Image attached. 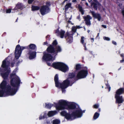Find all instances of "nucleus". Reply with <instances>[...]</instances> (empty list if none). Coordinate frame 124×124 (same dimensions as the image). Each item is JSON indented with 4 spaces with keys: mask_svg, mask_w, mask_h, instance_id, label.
Masks as SVG:
<instances>
[{
    "mask_svg": "<svg viewBox=\"0 0 124 124\" xmlns=\"http://www.w3.org/2000/svg\"><path fill=\"white\" fill-rule=\"evenodd\" d=\"M6 81L3 80L0 85V87L2 90H0V97L3 96L5 93L9 95H13L17 91V89H14L9 85H7Z\"/></svg>",
    "mask_w": 124,
    "mask_h": 124,
    "instance_id": "f257e3e1",
    "label": "nucleus"
},
{
    "mask_svg": "<svg viewBox=\"0 0 124 124\" xmlns=\"http://www.w3.org/2000/svg\"><path fill=\"white\" fill-rule=\"evenodd\" d=\"M56 109L58 110L66 109L70 112V110L74 109L76 108L77 104L74 102L69 103L66 101L61 100L59 101L58 103L54 102Z\"/></svg>",
    "mask_w": 124,
    "mask_h": 124,
    "instance_id": "f03ea898",
    "label": "nucleus"
},
{
    "mask_svg": "<svg viewBox=\"0 0 124 124\" xmlns=\"http://www.w3.org/2000/svg\"><path fill=\"white\" fill-rule=\"evenodd\" d=\"M58 43L56 40H54L52 44L49 45L46 49V51L52 54V55L55 57L57 55L58 53L62 51L61 47L57 45Z\"/></svg>",
    "mask_w": 124,
    "mask_h": 124,
    "instance_id": "7ed1b4c3",
    "label": "nucleus"
},
{
    "mask_svg": "<svg viewBox=\"0 0 124 124\" xmlns=\"http://www.w3.org/2000/svg\"><path fill=\"white\" fill-rule=\"evenodd\" d=\"M7 58H6L3 61L1 66V67L4 69V71H6L5 72H2L0 73L1 75L4 79L3 80L6 81V80L8 79L9 75L10 72V70L8 69L10 62L9 61H7Z\"/></svg>",
    "mask_w": 124,
    "mask_h": 124,
    "instance_id": "20e7f679",
    "label": "nucleus"
},
{
    "mask_svg": "<svg viewBox=\"0 0 124 124\" xmlns=\"http://www.w3.org/2000/svg\"><path fill=\"white\" fill-rule=\"evenodd\" d=\"M9 78L11 79L10 85L14 88V89H17V91L20 86L21 80L20 78L16 75L15 73L11 74Z\"/></svg>",
    "mask_w": 124,
    "mask_h": 124,
    "instance_id": "39448f33",
    "label": "nucleus"
},
{
    "mask_svg": "<svg viewBox=\"0 0 124 124\" xmlns=\"http://www.w3.org/2000/svg\"><path fill=\"white\" fill-rule=\"evenodd\" d=\"M52 67L55 69H57L62 71L65 72L69 69L68 66L62 62H54L52 64Z\"/></svg>",
    "mask_w": 124,
    "mask_h": 124,
    "instance_id": "423d86ee",
    "label": "nucleus"
},
{
    "mask_svg": "<svg viewBox=\"0 0 124 124\" xmlns=\"http://www.w3.org/2000/svg\"><path fill=\"white\" fill-rule=\"evenodd\" d=\"M77 28L76 26L72 27V31L67 32L65 34L64 38L66 39L67 42L69 44L71 43L73 41V36L75 33L76 32Z\"/></svg>",
    "mask_w": 124,
    "mask_h": 124,
    "instance_id": "0eeeda50",
    "label": "nucleus"
},
{
    "mask_svg": "<svg viewBox=\"0 0 124 124\" xmlns=\"http://www.w3.org/2000/svg\"><path fill=\"white\" fill-rule=\"evenodd\" d=\"M85 70H82L79 71L76 75L77 79L85 78H86L88 74V71L87 68L85 67Z\"/></svg>",
    "mask_w": 124,
    "mask_h": 124,
    "instance_id": "6e6552de",
    "label": "nucleus"
},
{
    "mask_svg": "<svg viewBox=\"0 0 124 124\" xmlns=\"http://www.w3.org/2000/svg\"><path fill=\"white\" fill-rule=\"evenodd\" d=\"M46 52L47 53H43V55L42 58V60L46 61H52L53 55H52L51 53Z\"/></svg>",
    "mask_w": 124,
    "mask_h": 124,
    "instance_id": "1a4fd4ad",
    "label": "nucleus"
},
{
    "mask_svg": "<svg viewBox=\"0 0 124 124\" xmlns=\"http://www.w3.org/2000/svg\"><path fill=\"white\" fill-rule=\"evenodd\" d=\"M72 115L73 116L74 119L81 117L82 116V110L80 108H78L75 111L72 112Z\"/></svg>",
    "mask_w": 124,
    "mask_h": 124,
    "instance_id": "9d476101",
    "label": "nucleus"
},
{
    "mask_svg": "<svg viewBox=\"0 0 124 124\" xmlns=\"http://www.w3.org/2000/svg\"><path fill=\"white\" fill-rule=\"evenodd\" d=\"M72 82L68 78L64 80L62 83H60V85L67 87L69 86H71L73 84Z\"/></svg>",
    "mask_w": 124,
    "mask_h": 124,
    "instance_id": "9b49d317",
    "label": "nucleus"
},
{
    "mask_svg": "<svg viewBox=\"0 0 124 124\" xmlns=\"http://www.w3.org/2000/svg\"><path fill=\"white\" fill-rule=\"evenodd\" d=\"M75 73L72 72L70 73L69 74L67 78L72 81L73 83H74L77 80H78Z\"/></svg>",
    "mask_w": 124,
    "mask_h": 124,
    "instance_id": "f8f14e48",
    "label": "nucleus"
},
{
    "mask_svg": "<svg viewBox=\"0 0 124 124\" xmlns=\"http://www.w3.org/2000/svg\"><path fill=\"white\" fill-rule=\"evenodd\" d=\"M46 7V6L43 5L41 6V8L40 9V14L42 15H44L49 12L50 10Z\"/></svg>",
    "mask_w": 124,
    "mask_h": 124,
    "instance_id": "ddd939ff",
    "label": "nucleus"
},
{
    "mask_svg": "<svg viewBox=\"0 0 124 124\" xmlns=\"http://www.w3.org/2000/svg\"><path fill=\"white\" fill-rule=\"evenodd\" d=\"M65 31H64L61 30L60 31H59V28L55 30V33L57 34V36H59L61 38H63L64 37L65 34Z\"/></svg>",
    "mask_w": 124,
    "mask_h": 124,
    "instance_id": "4468645a",
    "label": "nucleus"
},
{
    "mask_svg": "<svg viewBox=\"0 0 124 124\" xmlns=\"http://www.w3.org/2000/svg\"><path fill=\"white\" fill-rule=\"evenodd\" d=\"M90 13L94 18L97 19L99 21H101V17L100 14L97 13H95L94 12L92 11H90Z\"/></svg>",
    "mask_w": 124,
    "mask_h": 124,
    "instance_id": "2eb2a0df",
    "label": "nucleus"
},
{
    "mask_svg": "<svg viewBox=\"0 0 124 124\" xmlns=\"http://www.w3.org/2000/svg\"><path fill=\"white\" fill-rule=\"evenodd\" d=\"M20 46L19 45H17L16 47L15 52V57L16 59H18L20 56V52L18 53V51L20 50Z\"/></svg>",
    "mask_w": 124,
    "mask_h": 124,
    "instance_id": "dca6fc26",
    "label": "nucleus"
},
{
    "mask_svg": "<svg viewBox=\"0 0 124 124\" xmlns=\"http://www.w3.org/2000/svg\"><path fill=\"white\" fill-rule=\"evenodd\" d=\"M28 54L29 55V58L30 59H32L36 57V53L35 51H32L29 50Z\"/></svg>",
    "mask_w": 124,
    "mask_h": 124,
    "instance_id": "f3484780",
    "label": "nucleus"
},
{
    "mask_svg": "<svg viewBox=\"0 0 124 124\" xmlns=\"http://www.w3.org/2000/svg\"><path fill=\"white\" fill-rule=\"evenodd\" d=\"M85 21V24L87 25H90L91 23L90 20L92 19L91 17L89 15H87L84 17Z\"/></svg>",
    "mask_w": 124,
    "mask_h": 124,
    "instance_id": "a211bd4d",
    "label": "nucleus"
},
{
    "mask_svg": "<svg viewBox=\"0 0 124 124\" xmlns=\"http://www.w3.org/2000/svg\"><path fill=\"white\" fill-rule=\"evenodd\" d=\"M54 80L55 86L57 87H59V85L61 83L59 82V78L58 74H56L55 75L54 77Z\"/></svg>",
    "mask_w": 124,
    "mask_h": 124,
    "instance_id": "6ab92c4d",
    "label": "nucleus"
},
{
    "mask_svg": "<svg viewBox=\"0 0 124 124\" xmlns=\"http://www.w3.org/2000/svg\"><path fill=\"white\" fill-rule=\"evenodd\" d=\"M23 5L22 3L18 2L16 4L15 7L14 8V10H16L22 9L23 8Z\"/></svg>",
    "mask_w": 124,
    "mask_h": 124,
    "instance_id": "aec40b11",
    "label": "nucleus"
},
{
    "mask_svg": "<svg viewBox=\"0 0 124 124\" xmlns=\"http://www.w3.org/2000/svg\"><path fill=\"white\" fill-rule=\"evenodd\" d=\"M28 49H30L32 50H34L36 49V46L35 45L33 44H31L27 46Z\"/></svg>",
    "mask_w": 124,
    "mask_h": 124,
    "instance_id": "412c9836",
    "label": "nucleus"
},
{
    "mask_svg": "<svg viewBox=\"0 0 124 124\" xmlns=\"http://www.w3.org/2000/svg\"><path fill=\"white\" fill-rule=\"evenodd\" d=\"M57 113V112L55 110L54 111H50L48 112L47 115L49 117H51L55 115Z\"/></svg>",
    "mask_w": 124,
    "mask_h": 124,
    "instance_id": "4be33fe9",
    "label": "nucleus"
},
{
    "mask_svg": "<svg viewBox=\"0 0 124 124\" xmlns=\"http://www.w3.org/2000/svg\"><path fill=\"white\" fill-rule=\"evenodd\" d=\"M31 10L32 11H37L40 9V7L38 6L32 5L31 7Z\"/></svg>",
    "mask_w": 124,
    "mask_h": 124,
    "instance_id": "5701e85b",
    "label": "nucleus"
},
{
    "mask_svg": "<svg viewBox=\"0 0 124 124\" xmlns=\"http://www.w3.org/2000/svg\"><path fill=\"white\" fill-rule=\"evenodd\" d=\"M72 117H73V116L72 115V112L71 114L67 113L65 118L67 120H69L72 119Z\"/></svg>",
    "mask_w": 124,
    "mask_h": 124,
    "instance_id": "b1692460",
    "label": "nucleus"
},
{
    "mask_svg": "<svg viewBox=\"0 0 124 124\" xmlns=\"http://www.w3.org/2000/svg\"><path fill=\"white\" fill-rule=\"evenodd\" d=\"M81 68V64H78L76 65V67L75 69L76 71L80 70Z\"/></svg>",
    "mask_w": 124,
    "mask_h": 124,
    "instance_id": "393cba45",
    "label": "nucleus"
},
{
    "mask_svg": "<svg viewBox=\"0 0 124 124\" xmlns=\"http://www.w3.org/2000/svg\"><path fill=\"white\" fill-rule=\"evenodd\" d=\"M71 4L70 3H69L66 4L64 7L65 10V11H67L68 8L71 7Z\"/></svg>",
    "mask_w": 124,
    "mask_h": 124,
    "instance_id": "a878e982",
    "label": "nucleus"
},
{
    "mask_svg": "<svg viewBox=\"0 0 124 124\" xmlns=\"http://www.w3.org/2000/svg\"><path fill=\"white\" fill-rule=\"evenodd\" d=\"M78 8L79 9V11L81 12L82 15H84V11L82 7L79 4L78 5Z\"/></svg>",
    "mask_w": 124,
    "mask_h": 124,
    "instance_id": "bb28decb",
    "label": "nucleus"
},
{
    "mask_svg": "<svg viewBox=\"0 0 124 124\" xmlns=\"http://www.w3.org/2000/svg\"><path fill=\"white\" fill-rule=\"evenodd\" d=\"M28 47L27 46H21V48H20V50H18V53L20 52V55L22 51H23V50L25 49H28Z\"/></svg>",
    "mask_w": 124,
    "mask_h": 124,
    "instance_id": "cd10ccee",
    "label": "nucleus"
},
{
    "mask_svg": "<svg viewBox=\"0 0 124 124\" xmlns=\"http://www.w3.org/2000/svg\"><path fill=\"white\" fill-rule=\"evenodd\" d=\"M100 115L99 113L96 112H95L93 116V120H95L97 119L99 116Z\"/></svg>",
    "mask_w": 124,
    "mask_h": 124,
    "instance_id": "c85d7f7f",
    "label": "nucleus"
},
{
    "mask_svg": "<svg viewBox=\"0 0 124 124\" xmlns=\"http://www.w3.org/2000/svg\"><path fill=\"white\" fill-rule=\"evenodd\" d=\"M92 5H93V7L94 9L97 10L98 9V5L96 3L93 2L92 3Z\"/></svg>",
    "mask_w": 124,
    "mask_h": 124,
    "instance_id": "c756f323",
    "label": "nucleus"
},
{
    "mask_svg": "<svg viewBox=\"0 0 124 124\" xmlns=\"http://www.w3.org/2000/svg\"><path fill=\"white\" fill-rule=\"evenodd\" d=\"M85 39V38L83 36H82L81 37V39L80 40V42L81 43H82L83 45H84V44H86V43H85L84 42V40Z\"/></svg>",
    "mask_w": 124,
    "mask_h": 124,
    "instance_id": "7c9ffc66",
    "label": "nucleus"
},
{
    "mask_svg": "<svg viewBox=\"0 0 124 124\" xmlns=\"http://www.w3.org/2000/svg\"><path fill=\"white\" fill-rule=\"evenodd\" d=\"M60 123V121L59 120L56 119L53 120V124H59Z\"/></svg>",
    "mask_w": 124,
    "mask_h": 124,
    "instance_id": "2f4dec72",
    "label": "nucleus"
},
{
    "mask_svg": "<svg viewBox=\"0 0 124 124\" xmlns=\"http://www.w3.org/2000/svg\"><path fill=\"white\" fill-rule=\"evenodd\" d=\"M46 105V107L47 108L49 109H50L52 107L53 105V104H47L46 103L45 104Z\"/></svg>",
    "mask_w": 124,
    "mask_h": 124,
    "instance_id": "473e14b6",
    "label": "nucleus"
},
{
    "mask_svg": "<svg viewBox=\"0 0 124 124\" xmlns=\"http://www.w3.org/2000/svg\"><path fill=\"white\" fill-rule=\"evenodd\" d=\"M59 87L60 88L62 89V93H65V92L66 90L65 89L67 88L60 85H59Z\"/></svg>",
    "mask_w": 124,
    "mask_h": 124,
    "instance_id": "72a5a7b5",
    "label": "nucleus"
},
{
    "mask_svg": "<svg viewBox=\"0 0 124 124\" xmlns=\"http://www.w3.org/2000/svg\"><path fill=\"white\" fill-rule=\"evenodd\" d=\"M46 5H44V6H46L47 8L50 10L49 7L51 5V3L50 2H47L46 3Z\"/></svg>",
    "mask_w": 124,
    "mask_h": 124,
    "instance_id": "f704fd0d",
    "label": "nucleus"
},
{
    "mask_svg": "<svg viewBox=\"0 0 124 124\" xmlns=\"http://www.w3.org/2000/svg\"><path fill=\"white\" fill-rule=\"evenodd\" d=\"M67 113L66 111H63L61 112V114L62 116H64L65 117Z\"/></svg>",
    "mask_w": 124,
    "mask_h": 124,
    "instance_id": "c9c22d12",
    "label": "nucleus"
},
{
    "mask_svg": "<svg viewBox=\"0 0 124 124\" xmlns=\"http://www.w3.org/2000/svg\"><path fill=\"white\" fill-rule=\"evenodd\" d=\"M47 116L46 114H44V115L42 116H40L39 117V120H41L42 119H44L47 117Z\"/></svg>",
    "mask_w": 124,
    "mask_h": 124,
    "instance_id": "e433bc0d",
    "label": "nucleus"
},
{
    "mask_svg": "<svg viewBox=\"0 0 124 124\" xmlns=\"http://www.w3.org/2000/svg\"><path fill=\"white\" fill-rule=\"evenodd\" d=\"M107 83H105V85H106L107 88H108L109 91L110 90L111 87L109 85L108 83V81H107Z\"/></svg>",
    "mask_w": 124,
    "mask_h": 124,
    "instance_id": "4c0bfd02",
    "label": "nucleus"
},
{
    "mask_svg": "<svg viewBox=\"0 0 124 124\" xmlns=\"http://www.w3.org/2000/svg\"><path fill=\"white\" fill-rule=\"evenodd\" d=\"M99 105L98 104H96L93 106V108L97 109L98 108Z\"/></svg>",
    "mask_w": 124,
    "mask_h": 124,
    "instance_id": "58836bf2",
    "label": "nucleus"
},
{
    "mask_svg": "<svg viewBox=\"0 0 124 124\" xmlns=\"http://www.w3.org/2000/svg\"><path fill=\"white\" fill-rule=\"evenodd\" d=\"M44 124H50V121L48 120H46L44 122Z\"/></svg>",
    "mask_w": 124,
    "mask_h": 124,
    "instance_id": "ea45409f",
    "label": "nucleus"
},
{
    "mask_svg": "<svg viewBox=\"0 0 124 124\" xmlns=\"http://www.w3.org/2000/svg\"><path fill=\"white\" fill-rule=\"evenodd\" d=\"M103 39L104 40L107 41H109L110 40V39L108 37H103Z\"/></svg>",
    "mask_w": 124,
    "mask_h": 124,
    "instance_id": "a19ab883",
    "label": "nucleus"
},
{
    "mask_svg": "<svg viewBox=\"0 0 124 124\" xmlns=\"http://www.w3.org/2000/svg\"><path fill=\"white\" fill-rule=\"evenodd\" d=\"M34 0H28V3L29 4H31L34 1Z\"/></svg>",
    "mask_w": 124,
    "mask_h": 124,
    "instance_id": "79ce46f5",
    "label": "nucleus"
},
{
    "mask_svg": "<svg viewBox=\"0 0 124 124\" xmlns=\"http://www.w3.org/2000/svg\"><path fill=\"white\" fill-rule=\"evenodd\" d=\"M11 12V9H10L7 10L6 12L7 13H10Z\"/></svg>",
    "mask_w": 124,
    "mask_h": 124,
    "instance_id": "37998d69",
    "label": "nucleus"
},
{
    "mask_svg": "<svg viewBox=\"0 0 124 124\" xmlns=\"http://www.w3.org/2000/svg\"><path fill=\"white\" fill-rule=\"evenodd\" d=\"M46 63H47V65L49 66H50L51 67H52V65H51V63L49 62H46Z\"/></svg>",
    "mask_w": 124,
    "mask_h": 124,
    "instance_id": "c03bdc74",
    "label": "nucleus"
},
{
    "mask_svg": "<svg viewBox=\"0 0 124 124\" xmlns=\"http://www.w3.org/2000/svg\"><path fill=\"white\" fill-rule=\"evenodd\" d=\"M15 63V62H11V66L12 67H13L14 66V64Z\"/></svg>",
    "mask_w": 124,
    "mask_h": 124,
    "instance_id": "a18cd8bd",
    "label": "nucleus"
},
{
    "mask_svg": "<svg viewBox=\"0 0 124 124\" xmlns=\"http://www.w3.org/2000/svg\"><path fill=\"white\" fill-rule=\"evenodd\" d=\"M112 42L113 44L115 45H116L117 44L116 42L114 41H112Z\"/></svg>",
    "mask_w": 124,
    "mask_h": 124,
    "instance_id": "49530a36",
    "label": "nucleus"
},
{
    "mask_svg": "<svg viewBox=\"0 0 124 124\" xmlns=\"http://www.w3.org/2000/svg\"><path fill=\"white\" fill-rule=\"evenodd\" d=\"M50 36L49 35H48L46 37V39L47 40H50L49 39V38L48 39L47 38H49V37Z\"/></svg>",
    "mask_w": 124,
    "mask_h": 124,
    "instance_id": "de8ad7c7",
    "label": "nucleus"
},
{
    "mask_svg": "<svg viewBox=\"0 0 124 124\" xmlns=\"http://www.w3.org/2000/svg\"><path fill=\"white\" fill-rule=\"evenodd\" d=\"M77 29H80L82 28V27H80L79 26H77L76 27Z\"/></svg>",
    "mask_w": 124,
    "mask_h": 124,
    "instance_id": "09e8293b",
    "label": "nucleus"
},
{
    "mask_svg": "<svg viewBox=\"0 0 124 124\" xmlns=\"http://www.w3.org/2000/svg\"><path fill=\"white\" fill-rule=\"evenodd\" d=\"M86 44H84V45H83V46L84 47V49L85 50H87V49L86 48Z\"/></svg>",
    "mask_w": 124,
    "mask_h": 124,
    "instance_id": "8fccbe9b",
    "label": "nucleus"
},
{
    "mask_svg": "<svg viewBox=\"0 0 124 124\" xmlns=\"http://www.w3.org/2000/svg\"><path fill=\"white\" fill-rule=\"evenodd\" d=\"M101 26L102 27L104 28H107V26L106 25H102Z\"/></svg>",
    "mask_w": 124,
    "mask_h": 124,
    "instance_id": "3c124183",
    "label": "nucleus"
},
{
    "mask_svg": "<svg viewBox=\"0 0 124 124\" xmlns=\"http://www.w3.org/2000/svg\"><path fill=\"white\" fill-rule=\"evenodd\" d=\"M122 13L124 17V9L122 10Z\"/></svg>",
    "mask_w": 124,
    "mask_h": 124,
    "instance_id": "603ef678",
    "label": "nucleus"
},
{
    "mask_svg": "<svg viewBox=\"0 0 124 124\" xmlns=\"http://www.w3.org/2000/svg\"><path fill=\"white\" fill-rule=\"evenodd\" d=\"M91 40L92 42H93L94 41V39L93 38H91L90 39Z\"/></svg>",
    "mask_w": 124,
    "mask_h": 124,
    "instance_id": "864d4df0",
    "label": "nucleus"
},
{
    "mask_svg": "<svg viewBox=\"0 0 124 124\" xmlns=\"http://www.w3.org/2000/svg\"><path fill=\"white\" fill-rule=\"evenodd\" d=\"M48 44V43L47 41L44 42L43 44L44 45H47Z\"/></svg>",
    "mask_w": 124,
    "mask_h": 124,
    "instance_id": "5fc2aeb1",
    "label": "nucleus"
},
{
    "mask_svg": "<svg viewBox=\"0 0 124 124\" xmlns=\"http://www.w3.org/2000/svg\"><path fill=\"white\" fill-rule=\"evenodd\" d=\"M124 61V59H123L122 60H121L120 61V62L121 63L123 62Z\"/></svg>",
    "mask_w": 124,
    "mask_h": 124,
    "instance_id": "6e6d98bb",
    "label": "nucleus"
},
{
    "mask_svg": "<svg viewBox=\"0 0 124 124\" xmlns=\"http://www.w3.org/2000/svg\"><path fill=\"white\" fill-rule=\"evenodd\" d=\"M99 64L100 65H104V63H99Z\"/></svg>",
    "mask_w": 124,
    "mask_h": 124,
    "instance_id": "4d7b16f0",
    "label": "nucleus"
},
{
    "mask_svg": "<svg viewBox=\"0 0 124 124\" xmlns=\"http://www.w3.org/2000/svg\"><path fill=\"white\" fill-rule=\"evenodd\" d=\"M93 1L95 2L98 3H99V2L97 1V0H93Z\"/></svg>",
    "mask_w": 124,
    "mask_h": 124,
    "instance_id": "13d9d810",
    "label": "nucleus"
},
{
    "mask_svg": "<svg viewBox=\"0 0 124 124\" xmlns=\"http://www.w3.org/2000/svg\"><path fill=\"white\" fill-rule=\"evenodd\" d=\"M101 111V109L100 108H98V110L97 111L99 112H100Z\"/></svg>",
    "mask_w": 124,
    "mask_h": 124,
    "instance_id": "bf43d9fd",
    "label": "nucleus"
},
{
    "mask_svg": "<svg viewBox=\"0 0 124 124\" xmlns=\"http://www.w3.org/2000/svg\"><path fill=\"white\" fill-rule=\"evenodd\" d=\"M120 56L121 57H124V56L123 54H120Z\"/></svg>",
    "mask_w": 124,
    "mask_h": 124,
    "instance_id": "052dcab7",
    "label": "nucleus"
},
{
    "mask_svg": "<svg viewBox=\"0 0 124 124\" xmlns=\"http://www.w3.org/2000/svg\"><path fill=\"white\" fill-rule=\"evenodd\" d=\"M6 34V32H4L3 34H2V36H3L4 35H5Z\"/></svg>",
    "mask_w": 124,
    "mask_h": 124,
    "instance_id": "680f3d73",
    "label": "nucleus"
},
{
    "mask_svg": "<svg viewBox=\"0 0 124 124\" xmlns=\"http://www.w3.org/2000/svg\"><path fill=\"white\" fill-rule=\"evenodd\" d=\"M80 15H79L77 17V19H80Z\"/></svg>",
    "mask_w": 124,
    "mask_h": 124,
    "instance_id": "e2e57ef3",
    "label": "nucleus"
},
{
    "mask_svg": "<svg viewBox=\"0 0 124 124\" xmlns=\"http://www.w3.org/2000/svg\"><path fill=\"white\" fill-rule=\"evenodd\" d=\"M0 71L2 72H3L2 71V69L1 68H0Z\"/></svg>",
    "mask_w": 124,
    "mask_h": 124,
    "instance_id": "0e129e2a",
    "label": "nucleus"
},
{
    "mask_svg": "<svg viewBox=\"0 0 124 124\" xmlns=\"http://www.w3.org/2000/svg\"><path fill=\"white\" fill-rule=\"evenodd\" d=\"M85 110H84L83 111H82V114H83V113H84L85 112Z\"/></svg>",
    "mask_w": 124,
    "mask_h": 124,
    "instance_id": "69168bd1",
    "label": "nucleus"
},
{
    "mask_svg": "<svg viewBox=\"0 0 124 124\" xmlns=\"http://www.w3.org/2000/svg\"><path fill=\"white\" fill-rule=\"evenodd\" d=\"M85 4L87 6H88V3H87V2H86L85 3Z\"/></svg>",
    "mask_w": 124,
    "mask_h": 124,
    "instance_id": "338daca9",
    "label": "nucleus"
},
{
    "mask_svg": "<svg viewBox=\"0 0 124 124\" xmlns=\"http://www.w3.org/2000/svg\"><path fill=\"white\" fill-rule=\"evenodd\" d=\"M76 1H77L76 0H73V1H72L73 2H76Z\"/></svg>",
    "mask_w": 124,
    "mask_h": 124,
    "instance_id": "774afa93",
    "label": "nucleus"
}]
</instances>
